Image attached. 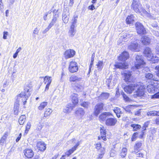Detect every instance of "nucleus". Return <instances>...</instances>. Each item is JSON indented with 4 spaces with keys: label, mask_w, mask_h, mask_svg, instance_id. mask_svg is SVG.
<instances>
[{
    "label": "nucleus",
    "mask_w": 159,
    "mask_h": 159,
    "mask_svg": "<svg viewBox=\"0 0 159 159\" xmlns=\"http://www.w3.org/2000/svg\"><path fill=\"white\" fill-rule=\"evenodd\" d=\"M144 89V86L139 83L126 86L124 88L125 91L129 94L135 90L136 94L140 97L143 95Z\"/></svg>",
    "instance_id": "obj_1"
},
{
    "label": "nucleus",
    "mask_w": 159,
    "mask_h": 159,
    "mask_svg": "<svg viewBox=\"0 0 159 159\" xmlns=\"http://www.w3.org/2000/svg\"><path fill=\"white\" fill-rule=\"evenodd\" d=\"M131 7V9L136 13H139L143 12L146 16L150 18H152V16L144 9L142 5L137 1L133 0Z\"/></svg>",
    "instance_id": "obj_2"
},
{
    "label": "nucleus",
    "mask_w": 159,
    "mask_h": 159,
    "mask_svg": "<svg viewBox=\"0 0 159 159\" xmlns=\"http://www.w3.org/2000/svg\"><path fill=\"white\" fill-rule=\"evenodd\" d=\"M136 61L135 62V66L138 69H139L143 67L145 64L141 55H137L135 57Z\"/></svg>",
    "instance_id": "obj_3"
},
{
    "label": "nucleus",
    "mask_w": 159,
    "mask_h": 159,
    "mask_svg": "<svg viewBox=\"0 0 159 159\" xmlns=\"http://www.w3.org/2000/svg\"><path fill=\"white\" fill-rule=\"evenodd\" d=\"M153 84H150L148 85L147 90L149 93H154L156 92V90L157 89V86L159 84V81L154 80Z\"/></svg>",
    "instance_id": "obj_4"
},
{
    "label": "nucleus",
    "mask_w": 159,
    "mask_h": 159,
    "mask_svg": "<svg viewBox=\"0 0 159 159\" xmlns=\"http://www.w3.org/2000/svg\"><path fill=\"white\" fill-rule=\"evenodd\" d=\"M136 30L139 34H145L146 33V30L143 25L139 22H137L135 24Z\"/></svg>",
    "instance_id": "obj_5"
},
{
    "label": "nucleus",
    "mask_w": 159,
    "mask_h": 159,
    "mask_svg": "<svg viewBox=\"0 0 159 159\" xmlns=\"http://www.w3.org/2000/svg\"><path fill=\"white\" fill-rule=\"evenodd\" d=\"M104 104L102 103L97 104L95 107L93 114L96 116H97L100 113V111L102 110Z\"/></svg>",
    "instance_id": "obj_6"
},
{
    "label": "nucleus",
    "mask_w": 159,
    "mask_h": 159,
    "mask_svg": "<svg viewBox=\"0 0 159 159\" xmlns=\"http://www.w3.org/2000/svg\"><path fill=\"white\" fill-rule=\"evenodd\" d=\"M68 69L71 73L77 72L78 70V67L77 63L73 61H71L69 64Z\"/></svg>",
    "instance_id": "obj_7"
},
{
    "label": "nucleus",
    "mask_w": 159,
    "mask_h": 159,
    "mask_svg": "<svg viewBox=\"0 0 159 159\" xmlns=\"http://www.w3.org/2000/svg\"><path fill=\"white\" fill-rule=\"evenodd\" d=\"M121 74L125 77V82H132V74L130 71L125 70L122 72Z\"/></svg>",
    "instance_id": "obj_8"
},
{
    "label": "nucleus",
    "mask_w": 159,
    "mask_h": 159,
    "mask_svg": "<svg viewBox=\"0 0 159 159\" xmlns=\"http://www.w3.org/2000/svg\"><path fill=\"white\" fill-rule=\"evenodd\" d=\"M69 14V8L67 7L64 10L62 17L63 21L65 24L68 21Z\"/></svg>",
    "instance_id": "obj_9"
},
{
    "label": "nucleus",
    "mask_w": 159,
    "mask_h": 159,
    "mask_svg": "<svg viewBox=\"0 0 159 159\" xmlns=\"http://www.w3.org/2000/svg\"><path fill=\"white\" fill-rule=\"evenodd\" d=\"M117 121V120L115 118H110L106 119L105 124L108 126H113L116 124Z\"/></svg>",
    "instance_id": "obj_10"
},
{
    "label": "nucleus",
    "mask_w": 159,
    "mask_h": 159,
    "mask_svg": "<svg viewBox=\"0 0 159 159\" xmlns=\"http://www.w3.org/2000/svg\"><path fill=\"white\" fill-rule=\"evenodd\" d=\"M28 97V95L27 96L26 94H25L24 93H21L17 96L16 102L19 104V102L20 101L23 102L27 100Z\"/></svg>",
    "instance_id": "obj_11"
},
{
    "label": "nucleus",
    "mask_w": 159,
    "mask_h": 159,
    "mask_svg": "<svg viewBox=\"0 0 159 159\" xmlns=\"http://www.w3.org/2000/svg\"><path fill=\"white\" fill-rule=\"evenodd\" d=\"M139 46L137 42H134L131 43L128 47V48L130 50L133 51L138 52L139 50Z\"/></svg>",
    "instance_id": "obj_12"
},
{
    "label": "nucleus",
    "mask_w": 159,
    "mask_h": 159,
    "mask_svg": "<svg viewBox=\"0 0 159 159\" xmlns=\"http://www.w3.org/2000/svg\"><path fill=\"white\" fill-rule=\"evenodd\" d=\"M23 152L25 157L30 158L34 155V152L31 149L26 148L24 150Z\"/></svg>",
    "instance_id": "obj_13"
},
{
    "label": "nucleus",
    "mask_w": 159,
    "mask_h": 159,
    "mask_svg": "<svg viewBox=\"0 0 159 159\" xmlns=\"http://www.w3.org/2000/svg\"><path fill=\"white\" fill-rule=\"evenodd\" d=\"M111 116H113L112 114L109 112H104L101 113L99 116V120L100 121H106L107 117Z\"/></svg>",
    "instance_id": "obj_14"
},
{
    "label": "nucleus",
    "mask_w": 159,
    "mask_h": 159,
    "mask_svg": "<svg viewBox=\"0 0 159 159\" xmlns=\"http://www.w3.org/2000/svg\"><path fill=\"white\" fill-rule=\"evenodd\" d=\"M129 57V56L128 52L126 51H124L118 57V59L119 60L125 61Z\"/></svg>",
    "instance_id": "obj_15"
},
{
    "label": "nucleus",
    "mask_w": 159,
    "mask_h": 159,
    "mask_svg": "<svg viewBox=\"0 0 159 159\" xmlns=\"http://www.w3.org/2000/svg\"><path fill=\"white\" fill-rule=\"evenodd\" d=\"M51 78V77L48 76H46L44 77V83L45 84H46L45 90H48L49 89V86L52 81Z\"/></svg>",
    "instance_id": "obj_16"
},
{
    "label": "nucleus",
    "mask_w": 159,
    "mask_h": 159,
    "mask_svg": "<svg viewBox=\"0 0 159 159\" xmlns=\"http://www.w3.org/2000/svg\"><path fill=\"white\" fill-rule=\"evenodd\" d=\"M75 54V51L73 50L69 49L65 51L64 55L66 58L68 59L73 57Z\"/></svg>",
    "instance_id": "obj_17"
},
{
    "label": "nucleus",
    "mask_w": 159,
    "mask_h": 159,
    "mask_svg": "<svg viewBox=\"0 0 159 159\" xmlns=\"http://www.w3.org/2000/svg\"><path fill=\"white\" fill-rule=\"evenodd\" d=\"M75 116L79 118H81L84 115L85 112L82 108L77 109L75 112Z\"/></svg>",
    "instance_id": "obj_18"
},
{
    "label": "nucleus",
    "mask_w": 159,
    "mask_h": 159,
    "mask_svg": "<svg viewBox=\"0 0 159 159\" xmlns=\"http://www.w3.org/2000/svg\"><path fill=\"white\" fill-rule=\"evenodd\" d=\"M114 66L116 68L121 69H127L128 66L127 63L125 62L123 63L120 62H116Z\"/></svg>",
    "instance_id": "obj_19"
},
{
    "label": "nucleus",
    "mask_w": 159,
    "mask_h": 159,
    "mask_svg": "<svg viewBox=\"0 0 159 159\" xmlns=\"http://www.w3.org/2000/svg\"><path fill=\"white\" fill-rule=\"evenodd\" d=\"M46 145L44 142L40 141L38 142L37 145L38 149L41 151H43L46 149Z\"/></svg>",
    "instance_id": "obj_20"
},
{
    "label": "nucleus",
    "mask_w": 159,
    "mask_h": 159,
    "mask_svg": "<svg viewBox=\"0 0 159 159\" xmlns=\"http://www.w3.org/2000/svg\"><path fill=\"white\" fill-rule=\"evenodd\" d=\"M142 43L144 45H148L150 43L151 40L150 38L147 36H144L141 39Z\"/></svg>",
    "instance_id": "obj_21"
},
{
    "label": "nucleus",
    "mask_w": 159,
    "mask_h": 159,
    "mask_svg": "<svg viewBox=\"0 0 159 159\" xmlns=\"http://www.w3.org/2000/svg\"><path fill=\"white\" fill-rule=\"evenodd\" d=\"M143 53L145 56L149 58L150 57L152 56V54L150 48L148 47H146L143 51Z\"/></svg>",
    "instance_id": "obj_22"
},
{
    "label": "nucleus",
    "mask_w": 159,
    "mask_h": 159,
    "mask_svg": "<svg viewBox=\"0 0 159 159\" xmlns=\"http://www.w3.org/2000/svg\"><path fill=\"white\" fill-rule=\"evenodd\" d=\"M132 36V35L129 33H126L123 35L120 38V40H121L122 41L125 42L128 40V39L130 38Z\"/></svg>",
    "instance_id": "obj_23"
},
{
    "label": "nucleus",
    "mask_w": 159,
    "mask_h": 159,
    "mask_svg": "<svg viewBox=\"0 0 159 159\" xmlns=\"http://www.w3.org/2000/svg\"><path fill=\"white\" fill-rule=\"evenodd\" d=\"M142 145V143L140 142H138L136 143L134 147V151L132 152V153H136L137 151H139V148H141Z\"/></svg>",
    "instance_id": "obj_24"
},
{
    "label": "nucleus",
    "mask_w": 159,
    "mask_h": 159,
    "mask_svg": "<svg viewBox=\"0 0 159 159\" xmlns=\"http://www.w3.org/2000/svg\"><path fill=\"white\" fill-rule=\"evenodd\" d=\"M81 80V78L75 75H72L70 78L69 80L70 82H76L80 81Z\"/></svg>",
    "instance_id": "obj_25"
},
{
    "label": "nucleus",
    "mask_w": 159,
    "mask_h": 159,
    "mask_svg": "<svg viewBox=\"0 0 159 159\" xmlns=\"http://www.w3.org/2000/svg\"><path fill=\"white\" fill-rule=\"evenodd\" d=\"M74 106L71 104H69L67 105L66 108L64 109L63 111L65 113H69L73 110Z\"/></svg>",
    "instance_id": "obj_26"
},
{
    "label": "nucleus",
    "mask_w": 159,
    "mask_h": 159,
    "mask_svg": "<svg viewBox=\"0 0 159 159\" xmlns=\"http://www.w3.org/2000/svg\"><path fill=\"white\" fill-rule=\"evenodd\" d=\"M8 135V132H6L3 136L1 138L0 140V144L2 145L5 142L7 138V136Z\"/></svg>",
    "instance_id": "obj_27"
},
{
    "label": "nucleus",
    "mask_w": 159,
    "mask_h": 159,
    "mask_svg": "<svg viewBox=\"0 0 159 159\" xmlns=\"http://www.w3.org/2000/svg\"><path fill=\"white\" fill-rule=\"evenodd\" d=\"M134 17L133 15L128 16L126 20L127 23L129 24L132 23L134 21Z\"/></svg>",
    "instance_id": "obj_28"
},
{
    "label": "nucleus",
    "mask_w": 159,
    "mask_h": 159,
    "mask_svg": "<svg viewBox=\"0 0 159 159\" xmlns=\"http://www.w3.org/2000/svg\"><path fill=\"white\" fill-rule=\"evenodd\" d=\"M78 95L76 93H73L71 95L72 101L74 104H76L78 103Z\"/></svg>",
    "instance_id": "obj_29"
},
{
    "label": "nucleus",
    "mask_w": 159,
    "mask_h": 159,
    "mask_svg": "<svg viewBox=\"0 0 159 159\" xmlns=\"http://www.w3.org/2000/svg\"><path fill=\"white\" fill-rule=\"evenodd\" d=\"M109 95V93H102L99 96V98L100 99L106 100L108 98Z\"/></svg>",
    "instance_id": "obj_30"
},
{
    "label": "nucleus",
    "mask_w": 159,
    "mask_h": 159,
    "mask_svg": "<svg viewBox=\"0 0 159 159\" xmlns=\"http://www.w3.org/2000/svg\"><path fill=\"white\" fill-rule=\"evenodd\" d=\"M148 60L150 61L152 63H155L158 62V58L157 56H154L153 55L152 56L149 57V58H148Z\"/></svg>",
    "instance_id": "obj_31"
},
{
    "label": "nucleus",
    "mask_w": 159,
    "mask_h": 159,
    "mask_svg": "<svg viewBox=\"0 0 159 159\" xmlns=\"http://www.w3.org/2000/svg\"><path fill=\"white\" fill-rule=\"evenodd\" d=\"M127 149L125 148H123L120 151V155L122 158H124L126 155Z\"/></svg>",
    "instance_id": "obj_32"
},
{
    "label": "nucleus",
    "mask_w": 159,
    "mask_h": 159,
    "mask_svg": "<svg viewBox=\"0 0 159 159\" xmlns=\"http://www.w3.org/2000/svg\"><path fill=\"white\" fill-rule=\"evenodd\" d=\"M147 114L148 116H159V111H151L148 112Z\"/></svg>",
    "instance_id": "obj_33"
},
{
    "label": "nucleus",
    "mask_w": 159,
    "mask_h": 159,
    "mask_svg": "<svg viewBox=\"0 0 159 159\" xmlns=\"http://www.w3.org/2000/svg\"><path fill=\"white\" fill-rule=\"evenodd\" d=\"M48 104V102H41L38 107V109L40 111L42 110Z\"/></svg>",
    "instance_id": "obj_34"
},
{
    "label": "nucleus",
    "mask_w": 159,
    "mask_h": 159,
    "mask_svg": "<svg viewBox=\"0 0 159 159\" xmlns=\"http://www.w3.org/2000/svg\"><path fill=\"white\" fill-rule=\"evenodd\" d=\"M96 66H97L98 70L99 71H101L103 67V62L101 61H99L96 64Z\"/></svg>",
    "instance_id": "obj_35"
},
{
    "label": "nucleus",
    "mask_w": 159,
    "mask_h": 159,
    "mask_svg": "<svg viewBox=\"0 0 159 159\" xmlns=\"http://www.w3.org/2000/svg\"><path fill=\"white\" fill-rule=\"evenodd\" d=\"M52 112V110L50 108H48L44 112V115L43 117V118L44 119V117L46 118L47 117L49 116Z\"/></svg>",
    "instance_id": "obj_36"
},
{
    "label": "nucleus",
    "mask_w": 159,
    "mask_h": 159,
    "mask_svg": "<svg viewBox=\"0 0 159 159\" xmlns=\"http://www.w3.org/2000/svg\"><path fill=\"white\" fill-rule=\"evenodd\" d=\"M75 33L76 32L74 29V28L70 27L69 31V36L73 37L74 36Z\"/></svg>",
    "instance_id": "obj_37"
},
{
    "label": "nucleus",
    "mask_w": 159,
    "mask_h": 159,
    "mask_svg": "<svg viewBox=\"0 0 159 159\" xmlns=\"http://www.w3.org/2000/svg\"><path fill=\"white\" fill-rule=\"evenodd\" d=\"M26 117L25 115H21L20 117L19 122L20 125H22L24 124L25 121Z\"/></svg>",
    "instance_id": "obj_38"
},
{
    "label": "nucleus",
    "mask_w": 159,
    "mask_h": 159,
    "mask_svg": "<svg viewBox=\"0 0 159 159\" xmlns=\"http://www.w3.org/2000/svg\"><path fill=\"white\" fill-rule=\"evenodd\" d=\"M80 105L85 108H88L90 106V103L89 102H80Z\"/></svg>",
    "instance_id": "obj_39"
},
{
    "label": "nucleus",
    "mask_w": 159,
    "mask_h": 159,
    "mask_svg": "<svg viewBox=\"0 0 159 159\" xmlns=\"http://www.w3.org/2000/svg\"><path fill=\"white\" fill-rule=\"evenodd\" d=\"M77 16H76L72 20L71 27H75L76 26V23L77 22Z\"/></svg>",
    "instance_id": "obj_40"
},
{
    "label": "nucleus",
    "mask_w": 159,
    "mask_h": 159,
    "mask_svg": "<svg viewBox=\"0 0 159 159\" xmlns=\"http://www.w3.org/2000/svg\"><path fill=\"white\" fill-rule=\"evenodd\" d=\"M131 126L133 128V130L134 131H137L141 128V126L140 125L135 124H131Z\"/></svg>",
    "instance_id": "obj_41"
},
{
    "label": "nucleus",
    "mask_w": 159,
    "mask_h": 159,
    "mask_svg": "<svg viewBox=\"0 0 159 159\" xmlns=\"http://www.w3.org/2000/svg\"><path fill=\"white\" fill-rule=\"evenodd\" d=\"M19 104L18 103H16V104H15L14 108V114L15 115H17L18 114L19 109Z\"/></svg>",
    "instance_id": "obj_42"
},
{
    "label": "nucleus",
    "mask_w": 159,
    "mask_h": 159,
    "mask_svg": "<svg viewBox=\"0 0 159 159\" xmlns=\"http://www.w3.org/2000/svg\"><path fill=\"white\" fill-rule=\"evenodd\" d=\"M75 90L77 92H80L83 89V85H75Z\"/></svg>",
    "instance_id": "obj_43"
},
{
    "label": "nucleus",
    "mask_w": 159,
    "mask_h": 159,
    "mask_svg": "<svg viewBox=\"0 0 159 159\" xmlns=\"http://www.w3.org/2000/svg\"><path fill=\"white\" fill-rule=\"evenodd\" d=\"M121 95L124 98V100L126 102H129L131 101V99L123 92L121 93Z\"/></svg>",
    "instance_id": "obj_44"
},
{
    "label": "nucleus",
    "mask_w": 159,
    "mask_h": 159,
    "mask_svg": "<svg viewBox=\"0 0 159 159\" xmlns=\"http://www.w3.org/2000/svg\"><path fill=\"white\" fill-rule=\"evenodd\" d=\"M111 79L112 77L110 76L109 78V79H107L106 81V83L108 88H109L113 84L112 82H111L112 80Z\"/></svg>",
    "instance_id": "obj_45"
},
{
    "label": "nucleus",
    "mask_w": 159,
    "mask_h": 159,
    "mask_svg": "<svg viewBox=\"0 0 159 159\" xmlns=\"http://www.w3.org/2000/svg\"><path fill=\"white\" fill-rule=\"evenodd\" d=\"M145 77L148 79L151 80L153 79V75L151 73H148L145 74Z\"/></svg>",
    "instance_id": "obj_46"
},
{
    "label": "nucleus",
    "mask_w": 159,
    "mask_h": 159,
    "mask_svg": "<svg viewBox=\"0 0 159 159\" xmlns=\"http://www.w3.org/2000/svg\"><path fill=\"white\" fill-rule=\"evenodd\" d=\"M21 47H19L18 49H17L16 52L13 56V57L14 58H16L17 57L18 53L21 51Z\"/></svg>",
    "instance_id": "obj_47"
},
{
    "label": "nucleus",
    "mask_w": 159,
    "mask_h": 159,
    "mask_svg": "<svg viewBox=\"0 0 159 159\" xmlns=\"http://www.w3.org/2000/svg\"><path fill=\"white\" fill-rule=\"evenodd\" d=\"M100 133L101 136L106 135V130L103 127L100 129Z\"/></svg>",
    "instance_id": "obj_48"
},
{
    "label": "nucleus",
    "mask_w": 159,
    "mask_h": 159,
    "mask_svg": "<svg viewBox=\"0 0 159 159\" xmlns=\"http://www.w3.org/2000/svg\"><path fill=\"white\" fill-rule=\"evenodd\" d=\"M105 153V149L103 148L102 150V153H99V156L98 158V159H101L103 157L104 154Z\"/></svg>",
    "instance_id": "obj_49"
},
{
    "label": "nucleus",
    "mask_w": 159,
    "mask_h": 159,
    "mask_svg": "<svg viewBox=\"0 0 159 159\" xmlns=\"http://www.w3.org/2000/svg\"><path fill=\"white\" fill-rule=\"evenodd\" d=\"M116 152L113 149H112L111 150L110 152V156L111 157H114L116 155Z\"/></svg>",
    "instance_id": "obj_50"
},
{
    "label": "nucleus",
    "mask_w": 159,
    "mask_h": 159,
    "mask_svg": "<svg viewBox=\"0 0 159 159\" xmlns=\"http://www.w3.org/2000/svg\"><path fill=\"white\" fill-rule=\"evenodd\" d=\"M151 98L154 99L159 98V93H156L154 95H152Z\"/></svg>",
    "instance_id": "obj_51"
},
{
    "label": "nucleus",
    "mask_w": 159,
    "mask_h": 159,
    "mask_svg": "<svg viewBox=\"0 0 159 159\" xmlns=\"http://www.w3.org/2000/svg\"><path fill=\"white\" fill-rule=\"evenodd\" d=\"M113 111L116 114L119 113H120L121 112V111L120 110V109L118 107H116L113 110Z\"/></svg>",
    "instance_id": "obj_52"
},
{
    "label": "nucleus",
    "mask_w": 159,
    "mask_h": 159,
    "mask_svg": "<svg viewBox=\"0 0 159 159\" xmlns=\"http://www.w3.org/2000/svg\"><path fill=\"white\" fill-rule=\"evenodd\" d=\"M31 125V123L30 122L27 123L26 127V131H28L29 130L30 128Z\"/></svg>",
    "instance_id": "obj_53"
},
{
    "label": "nucleus",
    "mask_w": 159,
    "mask_h": 159,
    "mask_svg": "<svg viewBox=\"0 0 159 159\" xmlns=\"http://www.w3.org/2000/svg\"><path fill=\"white\" fill-rule=\"evenodd\" d=\"M138 134V133H134L133 135H132V141H134L135 140L136 138L137 137V135Z\"/></svg>",
    "instance_id": "obj_54"
},
{
    "label": "nucleus",
    "mask_w": 159,
    "mask_h": 159,
    "mask_svg": "<svg viewBox=\"0 0 159 159\" xmlns=\"http://www.w3.org/2000/svg\"><path fill=\"white\" fill-rule=\"evenodd\" d=\"M138 152L137 151L136 153H135L137 157H143V154L142 153H138Z\"/></svg>",
    "instance_id": "obj_55"
},
{
    "label": "nucleus",
    "mask_w": 159,
    "mask_h": 159,
    "mask_svg": "<svg viewBox=\"0 0 159 159\" xmlns=\"http://www.w3.org/2000/svg\"><path fill=\"white\" fill-rule=\"evenodd\" d=\"M156 70V72L157 75V76H159V65L157 66L155 68Z\"/></svg>",
    "instance_id": "obj_56"
},
{
    "label": "nucleus",
    "mask_w": 159,
    "mask_h": 159,
    "mask_svg": "<svg viewBox=\"0 0 159 159\" xmlns=\"http://www.w3.org/2000/svg\"><path fill=\"white\" fill-rule=\"evenodd\" d=\"M55 16V17H53V18L52 21V22L54 24L56 23V21L57 20V18H58V16L57 15H56Z\"/></svg>",
    "instance_id": "obj_57"
},
{
    "label": "nucleus",
    "mask_w": 159,
    "mask_h": 159,
    "mask_svg": "<svg viewBox=\"0 0 159 159\" xmlns=\"http://www.w3.org/2000/svg\"><path fill=\"white\" fill-rule=\"evenodd\" d=\"M152 32L153 33V34L155 36L157 37L159 36V33L157 31L152 30Z\"/></svg>",
    "instance_id": "obj_58"
},
{
    "label": "nucleus",
    "mask_w": 159,
    "mask_h": 159,
    "mask_svg": "<svg viewBox=\"0 0 159 159\" xmlns=\"http://www.w3.org/2000/svg\"><path fill=\"white\" fill-rule=\"evenodd\" d=\"M8 33L7 32H3V38L4 39H7V36L8 35Z\"/></svg>",
    "instance_id": "obj_59"
},
{
    "label": "nucleus",
    "mask_w": 159,
    "mask_h": 159,
    "mask_svg": "<svg viewBox=\"0 0 159 159\" xmlns=\"http://www.w3.org/2000/svg\"><path fill=\"white\" fill-rule=\"evenodd\" d=\"M118 80V77H116L113 78V81L112 82V83H113V84L112 85H114L116 83L117 80Z\"/></svg>",
    "instance_id": "obj_60"
},
{
    "label": "nucleus",
    "mask_w": 159,
    "mask_h": 159,
    "mask_svg": "<svg viewBox=\"0 0 159 159\" xmlns=\"http://www.w3.org/2000/svg\"><path fill=\"white\" fill-rule=\"evenodd\" d=\"M88 9L89 10H93L95 9V8L93 4H92L90 6H89L88 7Z\"/></svg>",
    "instance_id": "obj_61"
},
{
    "label": "nucleus",
    "mask_w": 159,
    "mask_h": 159,
    "mask_svg": "<svg viewBox=\"0 0 159 159\" xmlns=\"http://www.w3.org/2000/svg\"><path fill=\"white\" fill-rule=\"evenodd\" d=\"M53 17H55L56 15H57L58 16V17H59V13L58 12V10H54L53 11Z\"/></svg>",
    "instance_id": "obj_62"
},
{
    "label": "nucleus",
    "mask_w": 159,
    "mask_h": 159,
    "mask_svg": "<svg viewBox=\"0 0 159 159\" xmlns=\"http://www.w3.org/2000/svg\"><path fill=\"white\" fill-rule=\"evenodd\" d=\"M76 149L74 147L72 148L71 149H70L68 150L69 152L70 153V154H71L75 151Z\"/></svg>",
    "instance_id": "obj_63"
},
{
    "label": "nucleus",
    "mask_w": 159,
    "mask_h": 159,
    "mask_svg": "<svg viewBox=\"0 0 159 159\" xmlns=\"http://www.w3.org/2000/svg\"><path fill=\"white\" fill-rule=\"evenodd\" d=\"M76 149L74 147L72 148L71 149H70L68 150L69 152L70 153V154H71L75 151Z\"/></svg>",
    "instance_id": "obj_64"
}]
</instances>
